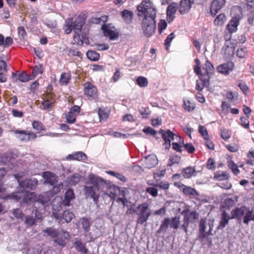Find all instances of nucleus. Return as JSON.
<instances>
[{"label":"nucleus","mask_w":254,"mask_h":254,"mask_svg":"<svg viewBox=\"0 0 254 254\" xmlns=\"http://www.w3.org/2000/svg\"><path fill=\"white\" fill-rule=\"evenodd\" d=\"M225 0H214L212 1L210 11L212 16H215L220 9L225 5Z\"/></svg>","instance_id":"f8f14e48"},{"label":"nucleus","mask_w":254,"mask_h":254,"mask_svg":"<svg viewBox=\"0 0 254 254\" xmlns=\"http://www.w3.org/2000/svg\"><path fill=\"white\" fill-rule=\"evenodd\" d=\"M229 174L227 172L218 171L215 173L214 179L216 180L221 181L227 180L229 179Z\"/></svg>","instance_id":"c756f323"},{"label":"nucleus","mask_w":254,"mask_h":254,"mask_svg":"<svg viewBox=\"0 0 254 254\" xmlns=\"http://www.w3.org/2000/svg\"><path fill=\"white\" fill-rule=\"evenodd\" d=\"M233 63H227L219 65L217 68V71L220 73L227 75L232 71L234 68Z\"/></svg>","instance_id":"aec40b11"},{"label":"nucleus","mask_w":254,"mask_h":254,"mask_svg":"<svg viewBox=\"0 0 254 254\" xmlns=\"http://www.w3.org/2000/svg\"><path fill=\"white\" fill-rule=\"evenodd\" d=\"M251 221H254V213H253L252 210H250L247 207L246 213L245 214V216L243 217V222L248 225Z\"/></svg>","instance_id":"7c9ffc66"},{"label":"nucleus","mask_w":254,"mask_h":254,"mask_svg":"<svg viewBox=\"0 0 254 254\" xmlns=\"http://www.w3.org/2000/svg\"><path fill=\"white\" fill-rule=\"evenodd\" d=\"M247 117H241L240 118L241 126L246 129H249L250 127V122Z\"/></svg>","instance_id":"6e6d98bb"},{"label":"nucleus","mask_w":254,"mask_h":254,"mask_svg":"<svg viewBox=\"0 0 254 254\" xmlns=\"http://www.w3.org/2000/svg\"><path fill=\"white\" fill-rule=\"evenodd\" d=\"M137 16L140 18L142 14L147 10H151L156 9L154 7L151 0H142V2L137 6Z\"/></svg>","instance_id":"9b49d317"},{"label":"nucleus","mask_w":254,"mask_h":254,"mask_svg":"<svg viewBox=\"0 0 254 254\" xmlns=\"http://www.w3.org/2000/svg\"><path fill=\"white\" fill-rule=\"evenodd\" d=\"M247 51L245 48H238L236 54L237 56L240 58H244L247 55Z\"/></svg>","instance_id":"338daca9"},{"label":"nucleus","mask_w":254,"mask_h":254,"mask_svg":"<svg viewBox=\"0 0 254 254\" xmlns=\"http://www.w3.org/2000/svg\"><path fill=\"white\" fill-rule=\"evenodd\" d=\"M51 194L49 192H47L43 194H41L38 195L36 200H35L34 206V207L36 209L35 210V216L38 219H41L42 216L39 215L38 213V210L37 209L38 207H40L39 205H41L42 206L44 207L45 205H46L50 200Z\"/></svg>","instance_id":"9d476101"},{"label":"nucleus","mask_w":254,"mask_h":254,"mask_svg":"<svg viewBox=\"0 0 254 254\" xmlns=\"http://www.w3.org/2000/svg\"><path fill=\"white\" fill-rule=\"evenodd\" d=\"M42 99L45 101H51L55 103L56 102L55 95L52 93H47L42 95Z\"/></svg>","instance_id":"bf43d9fd"},{"label":"nucleus","mask_w":254,"mask_h":254,"mask_svg":"<svg viewBox=\"0 0 254 254\" xmlns=\"http://www.w3.org/2000/svg\"><path fill=\"white\" fill-rule=\"evenodd\" d=\"M108 16L106 15H102L99 17H92L90 19V22L96 24H99L101 23L104 24L105 22L108 21Z\"/></svg>","instance_id":"4c0bfd02"},{"label":"nucleus","mask_w":254,"mask_h":254,"mask_svg":"<svg viewBox=\"0 0 254 254\" xmlns=\"http://www.w3.org/2000/svg\"><path fill=\"white\" fill-rule=\"evenodd\" d=\"M74 198V194L72 190L68 189L65 192L64 199L63 201V204L64 206H69L70 201Z\"/></svg>","instance_id":"c85d7f7f"},{"label":"nucleus","mask_w":254,"mask_h":254,"mask_svg":"<svg viewBox=\"0 0 254 254\" xmlns=\"http://www.w3.org/2000/svg\"><path fill=\"white\" fill-rule=\"evenodd\" d=\"M183 106L185 111L191 112L195 109V104L189 100H184Z\"/></svg>","instance_id":"f704fd0d"},{"label":"nucleus","mask_w":254,"mask_h":254,"mask_svg":"<svg viewBox=\"0 0 254 254\" xmlns=\"http://www.w3.org/2000/svg\"><path fill=\"white\" fill-rule=\"evenodd\" d=\"M137 84L140 87H147L148 84V82L146 77L143 76H139L136 79Z\"/></svg>","instance_id":"49530a36"},{"label":"nucleus","mask_w":254,"mask_h":254,"mask_svg":"<svg viewBox=\"0 0 254 254\" xmlns=\"http://www.w3.org/2000/svg\"><path fill=\"white\" fill-rule=\"evenodd\" d=\"M153 186L155 187L159 188L161 189L162 190H168L169 188V184L165 181H161L159 183H157L156 184H152Z\"/></svg>","instance_id":"4d7b16f0"},{"label":"nucleus","mask_w":254,"mask_h":254,"mask_svg":"<svg viewBox=\"0 0 254 254\" xmlns=\"http://www.w3.org/2000/svg\"><path fill=\"white\" fill-rule=\"evenodd\" d=\"M181 214L183 215L182 223L180 225V228L183 229L186 234H188V227L190 223H192L195 219H198V214L196 211H190L189 210H184Z\"/></svg>","instance_id":"0eeeda50"},{"label":"nucleus","mask_w":254,"mask_h":254,"mask_svg":"<svg viewBox=\"0 0 254 254\" xmlns=\"http://www.w3.org/2000/svg\"><path fill=\"white\" fill-rule=\"evenodd\" d=\"M102 29L104 35L106 37H109L110 40H116L119 37V34L117 32L111 29L108 26L105 24H103L102 25Z\"/></svg>","instance_id":"6ab92c4d"},{"label":"nucleus","mask_w":254,"mask_h":254,"mask_svg":"<svg viewBox=\"0 0 254 254\" xmlns=\"http://www.w3.org/2000/svg\"><path fill=\"white\" fill-rule=\"evenodd\" d=\"M85 21L86 17L85 15L79 14L74 21L72 18L66 19L64 26V33L66 34L70 33L72 30L74 31L73 41L79 45H82L84 43L87 44L89 42L86 35L85 34H81V30L85 23Z\"/></svg>","instance_id":"f03ea898"},{"label":"nucleus","mask_w":254,"mask_h":254,"mask_svg":"<svg viewBox=\"0 0 254 254\" xmlns=\"http://www.w3.org/2000/svg\"><path fill=\"white\" fill-rule=\"evenodd\" d=\"M231 132L228 129L222 128L221 129V137L224 140H227L231 137Z\"/></svg>","instance_id":"0e129e2a"},{"label":"nucleus","mask_w":254,"mask_h":254,"mask_svg":"<svg viewBox=\"0 0 254 254\" xmlns=\"http://www.w3.org/2000/svg\"><path fill=\"white\" fill-rule=\"evenodd\" d=\"M247 208L246 206H242L233 209L231 212V218L237 219L240 222L246 213Z\"/></svg>","instance_id":"ddd939ff"},{"label":"nucleus","mask_w":254,"mask_h":254,"mask_svg":"<svg viewBox=\"0 0 254 254\" xmlns=\"http://www.w3.org/2000/svg\"><path fill=\"white\" fill-rule=\"evenodd\" d=\"M55 103H52L51 101H45L44 100L41 103L43 106V109L44 110H49L52 109L54 107Z\"/></svg>","instance_id":"e2e57ef3"},{"label":"nucleus","mask_w":254,"mask_h":254,"mask_svg":"<svg viewBox=\"0 0 254 254\" xmlns=\"http://www.w3.org/2000/svg\"><path fill=\"white\" fill-rule=\"evenodd\" d=\"M74 216V214L68 210L64 211L63 214V218L66 223L70 222Z\"/></svg>","instance_id":"09e8293b"},{"label":"nucleus","mask_w":254,"mask_h":254,"mask_svg":"<svg viewBox=\"0 0 254 254\" xmlns=\"http://www.w3.org/2000/svg\"><path fill=\"white\" fill-rule=\"evenodd\" d=\"M177 8H178V5L176 2H172L168 5L166 10V14L167 19L169 22L173 21L174 19Z\"/></svg>","instance_id":"2eb2a0df"},{"label":"nucleus","mask_w":254,"mask_h":254,"mask_svg":"<svg viewBox=\"0 0 254 254\" xmlns=\"http://www.w3.org/2000/svg\"><path fill=\"white\" fill-rule=\"evenodd\" d=\"M85 183L86 185L84 187L83 191L87 198H92L96 203L100 194L104 199L110 198V183L104 179L91 174Z\"/></svg>","instance_id":"f257e3e1"},{"label":"nucleus","mask_w":254,"mask_h":254,"mask_svg":"<svg viewBox=\"0 0 254 254\" xmlns=\"http://www.w3.org/2000/svg\"><path fill=\"white\" fill-rule=\"evenodd\" d=\"M182 174L185 178H190L192 176L195 175V169L191 167H187L183 170Z\"/></svg>","instance_id":"473e14b6"},{"label":"nucleus","mask_w":254,"mask_h":254,"mask_svg":"<svg viewBox=\"0 0 254 254\" xmlns=\"http://www.w3.org/2000/svg\"><path fill=\"white\" fill-rule=\"evenodd\" d=\"M180 217L175 216L170 219V227L173 229L177 230L179 228L180 223Z\"/></svg>","instance_id":"a18cd8bd"},{"label":"nucleus","mask_w":254,"mask_h":254,"mask_svg":"<svg viewBox=\"0 0 254 254\" xmlns=\"http://www.w3.org/2000/svg\"><path fill=\"white\" fill-rule=\"evenodd\" d=\"M158 160H145L144 167L147 169L153 168L158 164Z\"/></svg>","instance_id":"de8ad7c7"},{"label":"nucleus","mask_w":254,"mask_h":254,"mask_svg":"<svg viewBox=\"0 0 254 254\" xmlns=\"http://www.w3.org/2000/svg\"><path fill=\"white\" fill-rule=\"evenodd\" d=\"M239 24V19L236 17L233 18L227 25L226 28L229 32L232 33L237 30Z\"/></svg>","instance_id":"b1692460"},{"label":"nucleus","mask_w":254,"mask_h":254,"mask_svg":"<svg viewBox=\"0 0 254 254\" xmlns=\"http://www.w3.org/2000/svg\"><path fill=\"white\" fill-rule=\"evenodd\" d=\"M156 12V9H152L151 10H147L140 17H143L141 27L142 32L146 38L151 37L155 32Z\"/></svg>","instance_id":"20e7f679"},{"label":"nucleus","mask_w":254,"mask_h":254,"mask_svg":"<svg viewBox=\"0 0 254 254\" xmlns=\"http://www.w3.org/2000/svg\"><path fill=\"white\" fill-rule=\"evenodd\" d=\"M52 190H50L49 192L51 195H53L59 192L61 190L63 189L64 185L63 183L61 182L58 184H55L53 186Z\"/></svg>","instance_id":"c03bdc74"},{"label":"nucleus","mask_w":254,"mask_h":254,"mask_svg":"<svg viewBox=\"0 0 254 254\" xmlns=\"http://www.w3.org/2000/svg\"><path fill=\"white\" fill-rule=\"evenodd\" d=\"M175 186L178 187L181 190H182L184 193L186 195H197V191L194 189H192L190 187L185 186L183 184L178 185L177 183H175Z\"/></svg>","instance_id":"393cba45"},{"label":"nucleus","mask_w":254,"mask_h":254,"mask_svg":"<svg viewBox=\"0 0 254 254\" xmlns=\"http://www.w3.org/2000/svg\"><path fill=\"white\" fill-rule=\"evenodd\" d=\"M38 185V180L35 178L26 179L19 182V186L22 189L34 190Z\"/></svg>","instance_id":"4468645a"},{"label":"nucleus","mask_w":254,"mask_h":254,"mask_svg":"<svg viewBox=\"0 0 254 254\" xmlns=\"http://www.w3.org/2000/svg\"><path fill=\"white\" fill-rule=\"evenodd\" d=\"M12 132L15 135L16 137L22 142H29L32 140H35L37 137L35 133L31 131L15 129L13 130Z\"/></svg>","instance_id":"1a4fd4ad"},{"label":"nucleus","mask_w":254,"mask_h":254,"mask_svg":"<svg viewBox=\"0 0 254 254\" xmlns=\"http://www.w3.org/2000/svg\"><path fill=\"white\" fill-rule=\"evenodd\" d=\"M43 72V66L41 64L35 65L32 70V75L34 77L36 76L39 74H42Z\"/></svg>","instance_id":"13d9d810"},{"label":"nucleus","mask_w":254,"mask_h":254,"mask_svg":"<svg viewBox=\"0 0 254 254\" xmlns=\"http://www.w3.org/2000/svg\"><path fill=\"white\" fill-rule=\"evenodd\" d=\"M167 23L165 20L161 19L158 23V32L161 34L163 31L166 29Z\"/></svg>","instance_id":"69168bd1"},{"label":"nucleus","mask_w":254,"mask_h":254,"mask_svg":"<svg viewBox=\"0 0 254 254\" xmlns=\"http://www.w3.org/2000/svg\"><path fill=\"white\" fill-rule=\"evenodd\" d=\"M196 63L194 67V72L199 76V79L196 81L195 88L198 92H201L204 87H208L210 84V76L214 71V67L212 64L208 61H206L202 71L201 69V63L198 59H195Z\"/></svg>","instance_id":"7ed1b4c3"},{"label":"nucleus","mask_w":254,"mask_h":254,"mask_svg":"<svg viewBox=\"0 0 254 254\" xmlns=\"http://www.w3.org/2000/svg\"><path fill=\"white\" fill-rule=\"evenodd\" d=\"M149 203L144 202L137 206V218L136 222L137 224L142 225L148 220L149 217L151 216L152 212L149 208Z\"/></svg>","instance_id":"423d86ee"},{"label":"nucleus","mask_w":254,"mask_h":254,"mask_svg":"<svg viewBox=\"0 0 254 254\" xmlns=\"http://www.w3.org/2000/svg\"><path fill=\"white\" fill-rule=\"evenodd\" d=\"M86 56L88 59L92 61H97L100 58V54L93 50H89L86 53Z\"/></svg>","instance_id":"58836bf2"},{"label":"nucleus","mask_w":254,"mask_h":254,"mask_svg":"<svg viewBox=\"0 0 254 254\" xmlns=\"http://www.w3.org/2000/svg\"><path fill=\"white\" fill-rule=\"evenodd\" d=\"M27 254H56V253L51 249L42 250L39 253L38 251H34V249L32 248L28 250Z\"/></svg>","instance_id":"79ce46f5"},{"label":"nucleus","mask_w":254,"mask_h":254,"mask_svg":"<svg viewBox=\"0 0 254 254\" xmlns=\"http://www.w3.org/2000/svg\"><path fill=\"white\" fill-rule=\"evenodd\" d=\"M86 159L87 156L82 151L75 152L67 156L65 159Z\"/></svg>","instance_id":"c9c22d12"},{"label":"nucleus","mask_w":254,"mask_h":254,"mask_svg":"<svg viewBox=\"0 0 254 254\" xmlns=\"http://www.w3.org/2000/svg\"><path fill=\"white\" fill-rule=\"evenodd\" d=\"M107 173L113 176H114V177L117 178L118 179H119L120 180H121L124 182H125L127 181V178L123 175H122L121 174H120L119 173H117V172H115L114 171H112L107 172Z\"/></svg>","instance_id":"680f3d73"},{"label":"nucleus","mask_w":254,"mask_h":254,"mask_svg":"<svg viewBox=\"0 0 254 254\" xmlns=\"http://www.w3.org/2000/svg\"><path fill=\"white\" fill-rule=\"evenodd\" d=\"M76 115L69 111L67 113H65L66 122L68 124H74L76 122Z\"/></svg>","instance_id":"ea45409f"},{"label":"nucleus","mask_w":254,"mask_h":254,"mask_svg":"<svg viewBox=\"0 0 254 254\" xmlns=\"http://www.w3.org/2000/svg\"><path fill=\"white\" fill-rule=\"evenodd\" d=\"M73 245L76 250L82 254H87L88 250L85 247V244L81 240L76 241L74 242Z\"/></svg>","instance_id":"a878e982"},{"label":"nucleus","mask_w":254,"mask_h":254,"mask_svg":"<svg viewBox=\"0 0 254 254\" xmlns=\"http://www.w3.org/2000/svg\"><path fill=\"white\" fill-rule=\"evenodd\" d=\"M198 132L202 135L204 140H208L209 137L208 133L205 126L199 125L198 126Z\"/></svg>","instance_id":"3c124183"},{"label":"nucleus","mask_w":254,"mask_h":254,"mask_svg":"<svg viewBox=\"0 0 254 254\" xmlns=\"http://www.w3.org/2000/svg\"><path fill=\"white\" fill-rule=\"evenodd\" d=\"M175 35L174 34V33H171L167 36L166 39L165 40L164 46L167 50H169V49L170 47V45H171V43L172 40L175 38Z\"/></svg>","instance_id":"8fccbe9b"},{"label":"nucleus","mask_w":254,"mask_h":254,"mask_svg":"<svg viewBox=\"0 0 254 254\" xmlns=\"http://www.w3.org/2000/svg\"><path fill=\"white\" fill-rule=\"evenodd\" d=\"M194 0H181L180 2L178 9L179 12L181 14H185L189 11L190 10L191 4L193 3Z\"/></svg>","instance_id":"dca6fc26"},{"label":"nucleus","mask_w":254,"mask_h":254,"mask_svg":"<svg viewBox=\"0 0 254 254\" xmlns=\"http://www.w3.org/2000/svg\"><path fill=\"white\" fill-rule=\"evenodd\" d=\"M83 94L88 100L97 102L99 93L97 87L92 82L87 81L83 84Z\"/></svg>","instance_id":"6e6552de"},{"label":"nucleus","mask_w":254,"mask_h":254,"mask_svg":"<svg viewBox=\"0 0 254 254\" xmlns=\"http://www.w3.org/2000/svg\"><path fill=\"white\" fill-rule=\"evenodd\" d=\"M226 20L225 15L224 13L219 14L214 20L215 25L221 26L224 24Z\"/></svg>","instance_id":"a19ab883"},{"label":"nucleus","mask_w":254,"mask_h":254,"mask_svg":"<svg viewBox=\"0 0 254 254\" xmlns=\"http://www.w3.org/2000/svg\"><path fill=\"white\" fill-rule=\"evenodd\" d=\"M71 79V74L69 72H63L60 78V83L63 85H66Z\"/></svg>","instance_id":"2f4dec72"},{"label":"nucleus","mask_w":254,"mask_h":254,"mask_svg":"<svg viewBox=\"0 0 254 254\" xmlns=\"http://www.w3.org/2000/svg\"><path fill=\"white\" fill-rule=\"evenodd\" d=\"M159 133L161 134L162 138L164 141H171L174 139V136L176 134L171 131L170 129L164 130L160 129Z\"/></svg>","instance_id":"4be33fe9"},{"label":"nucleus","mask_w":254,"mask_h":254,"mask_svg":"<svg viewBox=\"0 0 254 254\" xmlns=\"http://www.w3.org/2000/svg\"><path fill=\"white\" fill-rule=\"evenodd\" d=\"M33 194V193H28V192H17L13 195V197L17 201L23 198V202L28 203L30 201Z\"/></svg>","instance_id":"412c9836"},{"label":"nucleus","mask_w":254,"mask_h":254,"mask_svg":"<svg viewBox=\"0 0 254 254\" xmlns=\"http://www.w3.org/2000/svg\"><path fill=\"white\" fill-rule=\"evenodd\" d=\"M121 15L127 24L132 23L134 13L132 11L127 9H124L121 12Z\"/></svg>","instance_id":"5701e85b"},{"label":"nucleus","mask_w":254,"mask_h":254,"mask_svg":"<svg viewBox=\"0 0 254 254\" xmlns=\"http://www.w3.org/2000/svg\"><path fill=\"white\" fill-rule=\"evenodd\" d=\"M24 223L27 227H30L36 224V220L33 216L28 215L25 217Z\"/></svg>","instance_id":"864d4df0"},{"label":"nucleus","mask_w":254,"mask_h":254,"mask_svg":"<svg viewBox=\"0 0 254 254\" xmlns=\"http://www.w3.org/2000/svg\"><path fill=\"white\" fill-rule=\"evenodd\" d=\"M228 165L229 169H230L232 170V171L235 175H237L239 173L240 171L238 169V166L232 160H230L229 161H228Z\"/></svg>","instance_id":"5fc2aeb1"},{"label":"nucleus","mask_w":254,"mask_h":254,"mask_svg":"<svg viewBox=\"0 0 254 254\" xmlns=\"http://www.w3.org/2000/svg\"><path fill=\"white\" fill-rule=\"evenodd\" d=\"M42 177L45 180L44 184H49L53 186L58 182V177L48 171L43 172Z\"/></svg>","instance_id":"f3484780"},{"label":"nucleus","mask_w":254,"mask_h":254,"mask_svg":"<svg viewBox=\"0 0 254 254\" xmlns=\"http://www.w3.org/2000/svg\"><path fill=\"white\" fill-rule=\"evenodd\" d=\"M12 214L17 219H22L24 216V214L19 208L13 209L12 211Z\"/></svg>","instance_id":"774afa93"},{"label":"nucleus","mask_w":254,"mask_h":254,"mask_svg":"<svg viewBox=\"0 0 254 254\" xmlns=\"http://www.w3.org/2000/svg\"><path fill=\"white\" fill-rule=\"evenodd\" d=\"M32 126L33 129L36 130L37 133H40L45 130V127L43 124L39 121H34L32 123Z\"/></svg>","instance_id":"e433bc0d"},{"label":"nucleus","mask_w":254,"mask_h":254,"mask_svg":"<svg viewBox=\"0 0 254 254\" xmlns=\"http://www.w3.org/2000/svg\"><path fill=\"white\" fill-rule=\"evenodd\" d=\"M42 233L44 237L53 238L54 243L62 247L66 246V240L70 238V235L67 231L64 230L58 231L54 227H47L42 230Z\"/></svg>","instance_id":"39448f33"},{"label":"nucleus","mask_w":254,"mask_h":254,"mask_svg":"<svg viewBox=\"0 0 254 254\" xmlns=\"http://www.w3.org/2000/svg\"><path fill=\"white\" fill-rule=\"evenodd\" d=\"M80 180V176L77 174L72 175L70 178H68L67 182L70 186H75Z\"/></svg>","instance_id":"37998d69"},{"label":"nucleus","mask_w":254,"mask_h":254,"mask_svg":"<svg viewBox=\"0 0 254 254\" xmlns=\"http://www.w3.org/2000/svg\"><path fill=\"white\" fill-rule=\"evenodd\" d=\"M109 191L110 193V199L112 202H114L116 199V196L120 192V188L116 185H111L110 183ZM112 203H113V202Z\"/></svg>","instance_id":"cd10ccee"},{"label":"nucleus","mask_w":254,"mask_h":254,"mask_svg":"<svg viewBox=\"0 0 254 254\" xmlns=\"http://www.w3.org/2000/svg\"><path fill=\"white\" fill-rule=\"evenodd\" d=\"M8 70L7 64L3 60L2 57H0V71L7 72Z\"/></svg>","instance_id":"052dcab7"},{"label":"nucleus","mask_w":254,"mask_h":254,"mask_svg":"<svg viewBox=\"0 0 254 254\" xmlns=\"http://www.w3.org/2000/svg\"><path fill=\"white\" fill-rule=\"evenodd\" d=\"M230 219H233V218H231V215L230 216L226 211H223L220 216V220L217 229L219 230L223 229L228 224Z\"/></svg>","instance_id":"a211bd4d"},{"label":"nucleus","mask_w":254,"mask_h":254,"mask_svg":"<svg viewBox=\"0 0 254 254\" xmlns=\"http://www.w3.org/2000/svg\"><path fill=\"white\" fill-rule=\"evenodd\" d=\"M80 222L82 225V228L85 232L89 230L90 224L89 220L86 218H82L80 219Z\"/></svg>","instance_id":"603ef678"},{"label":"nucleus","mask_w":254,"mask_h":254,"mask_svg":"<svg viewBox=\"0 0 254 254\" xmlns=\"http://www.w3.org/2000/svg\"><path fill=\"white\" fill-rule=\"evenodd\" d=\"M110 111L108 109L98 108V114L100 122L106 121L110 116Z\"/></svg>","instance_id":"bb28decb"},{"label":"nucleus","mask_w":254,"mask_h":254,"mask_svg":"<svg viewBox=\"0 0 254 254\" xmlns=\"http://www.w3.org/2000/svg\"><path fill=\"white\" fill-rule=\"evenodd\" d=\"M170 218H166L162 221V223L158 230V233H165L167 231L170 224Z\"/></svg>","instance_id":"72a5a7b5"}]
</instances>
